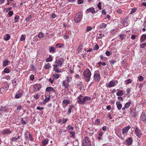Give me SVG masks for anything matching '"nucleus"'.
<instances>
[{
  "instance_id": "obj_1",
  "label": "nucleus",
  "mask_w": 146,
  "mask_h": 146,
  "mask_svg": "<svg viewBox=\"0 0 146 146\" xmlns=\"http://www.w3.org/2000/svg\"><path fill=\"white\" fill-rule=\"evenodd\" d=\"M73 71L70 70L69 72L68 73V75L66 76V80H64L62 82V86H64L66 88H68L69 86V82L72 80V74Z\"/></svg>"
},
{
  "instance_id": "obj_2",
  "label": "nucleus",
  "mask_w": 146,
  "mask_h": 146,
  "mask_svg": "<svg viewBox=\"0 0 146 146\" xmlns=\"http://www.w3.org/2000/svg\"><path fill=\"white\" fill-rule=\"evenodd\" d=\"M82 95H80L78 98L77 102L80 104L84 105L88 103V100H91V98L89 96H85L82 99Z\"/></svg>"
},
{
  "instance_id": "obj_3",
  "label": "nucleus",
  "mask_w": 146,
  "mask_h": 146,
  "mask_svg": "<svg viewBox=\"0 0 146 146\" xmlns=\"http://www.w3.org/2000/svg\"><path fill=\"white\" fill-rule=\"evenodd\" d=\"M50 95L48 93H46L45 95H42L41 97V99L43 101L40 103L42 105H45L50 100Z\"/></svg>"
},
{
  "instance_id": "obj_4",
  "label": "nucleus",
  "mask_w": 146,
  "mask_h": 146,
  "mask_svg": "<svg viewBox=\"0 0 146 146\" xmlns=\"http://www.w3.org/2000/svg\"><path fill=\"white\" fill-rule=\"evenodd\" d=\"M91 74V72L88 69H87L84 72L83 75L84 79L87 82L90 81Z\"/></svg>"
},
{
  "instance_id": "obj_5",
  "label": "nucleus",
  "mask_w": 146,
  "mask_h": 146,
  "mask_svg": "<svg viewBox=\"0 0 146 146\" xmlns=\"http://www.w3.org/2000/svg\"><path fill=\"white\" fill-rule=\"evenodd\" d=\"M82 13V12L80 11L76 14L74 20L76 23H78L81 21L83 17Z\"/></svg>"
},
{
  "instance_id": "obj_6",
  "label": "nucleus",
  "mask_w": 146,
  "mask_h": 146,
  "mask_svg": "<svg viewBox=\"0 0 146 146\" xmlns=\"http://www.w3.org/2000/svg\"><path fill=\"white\" fill-rule=\"evenodd\" d=\"M24 136L26 141L30 140L32 141H34V139L32 135L28 132V130L25 133Z\"/></svg>"
},
{
  "instance_id": "obj_7",
  "label": "nucleus",
  "mask_w": 146,
  "mask_h": 146,
  "mask_svg": "<svg viewBox=\"0 0 146 146\" xmlns=\"http://www.w3.org/2000/svg\"><path fill=\"white\" fill-rule=\"evenodd\" d=\"M100 72L98 71H95L94 76V80L95 82H99L100 81Z\"/></svg>"
},
{
  "instance_id": "obj_8",
  "label": "nucleus",
  "mask_w": 146,
  "mask_h": 146,
  "mask_svg": "<svg viewBox=\"0 0 146 146\" xmlns=\"http://www.w3.org/2000/svg\"><path fill=\"white\" fill-rule=\"evenodd\" d=\"M135 132L136 136L139 138H140L142 135L141 130L137 127H136L135 128Z\"/></svg>"
},
{
  "instance_id": "obj_9",
  "label": "nucleus",
  "mask_w": 146,
  "mask_h": 146,
  "mask_svg": "<svg viewBox=\"0 0 146 146\" xmlns=\"http://www.w3.org/2000/svg\"><path fill=\"white\" fill-rule=\"evenodd\" d=\"M63 62V60L62 58H59L56 60L55 62V64L53 66L60 67L61 66Z\"/></svg>"
},
{
  "instance_id": "obj_10",
  "label": "nucleus",
  "mask_w": 146,
  "mask_h": 146,
  "mask_svg": "<svg viewBox=\"0 0 146 146\" xmlns=\"http://www.w3.org/2000/svg\"><path fill=\"white\" fill-rule=\"evenodd\" d=\"M82 146H91V143L88 137H85V141L83 142Z\"/></svg>"
},
{
  "instance_id": "obj_11",
  "label": "nucleus",
  "mask_w": 146,
  "mask_h": 146,
  "mask_svg": "<svg viewBox=\"0 0 146 146\" xmlns=\"http://www.w3.org/2000/svg\"><path fill=\"white\" fill-rule=\"evenodd\" d=\"M118 81L117 80H111L110 81L109 83L106 85L108 88H111L115 86L117 84Z\"/></svg>"
},
{
  "instance_id": "obj_12",
  "label": "nucleus",
  "mask_w": 146,
  "mask_h": 146,
  "mask_svg": "<svg viewBox=\"0 0 146 146\" xmlns=\"http://www.w3.org/2000/svg\"><path fill=\"white\" fill-rule=\"evenodd\" d=\"M33 91L36 92L39 91L42 87V85L40 84H36L34 85Z\"/></svg>"
},
{
  "instance_id": "obj_13",
  "label": "nucleus",
  "mask_w": 146,
  "mask_h": 146,
  "mask_svg": "<svg viewBox=\"0 0 146 146\" xmlns=\"http://www.w3.org/2000/svg\"><path fill=\"white\" fill-rule=\"evenodd\" d=\"M131 115L133 117H135L137 116V114L136 112V109L134 108H131L130 111Z\"/></svg>"
},
{
  "instance_id": "obj_14",
  "label": "nucleus",
  "mask_w": 146,
  "mask_h": 146,
  "mask_svg": "<svg viewBox=\"0 0 146 146\" xmlns=\"http://www.w3.org/2000/svg\"><path fill=\"white\" fill-rule=\"evenodd\" d=\"M95 13V10L93 7H91L90 8L87 9L85 11V13L86 14L91 13L92 14H94Z\"/></svg>"
},
{
  "instance_id": "obj_15",
  "label": "nucleus",
  "mask_w": 146,
  "mask_h": 146,
  "mask_svg": "<svg viewBox=\"0 0 146 146\" xmlns=\"http://www.w3.org/2000/svg\"><path fill=\"white\" fill-rule=\"evenodd\" d=\"M131 127L128 125L126 127L123 128L122 129V132L123 134H125L128 133L129 130L131 128Z\"/></svg>"
},
{
  "instance_id": "obj_16",
  "label": "nucleus",
  "mask_w": 146,
  "mask_h": 146,
  "mask_svg": "<svg viewBox=\"0 0 146 146\" xmlns=\"http://www.w3.org/2000/svg\"><path fill=\"white\" fill-rule=\"evenodd\" d=\"M8 110V108L7 106L3 107L1 106L0 108V113L5 112H7Z\"/></svg>"
},
{
  "instance_id": "obj_17",
  "label": "nucleus",
  "mask_w": 146,
  "mask_h": 146,
  "mask_svg": "<svg viewBox=\"0 0 146 146\" xmlns=\"http://www.w3.org/2000/svg\"><path fill=\"white\" fill-rule=\"evenodd\" d=\"M131 104V101H129L128 102H127L125 104L124 107H123L122 109L123 111L125 110L126 109L128 108L130 106Z\"/></svg>"
},
{
  "instance_id": "obj_18",
  "label": "nucleus",
  "mask_w": 146,
  "mask_h": 146,
  "mask_svg": "<svg viewBox=\"0 0 146 146\" xmlns=\"http://www.w3.org/2000/svg\"><path fill=\"white\" fill-rule=\"evenodd\" d=\"M23 95V93L19 91L16 94L15 97L16 99H18L21 98Z\"/></svg>"
},
{
  "instance_id": "obj_19",
  "label": "nucleus",
  "mask_w": 146,
  "mask_h": 146,
  "mask_svg": "<svg viewBox=\"0 0 146 146\" xmlns=\"http://www.w3.org/2000/svg\"><path fill=\"white\" fill-rule=\"evenodd\" d=\"M46 91L48 92H55L56 90L52 87H48L46 88Z\"/></svg>"
},
{
  "instance_id": "obj_20",
  "label": "nucleus",
  "mask_w": 146,
  "mask_h": 146,
  "mask_svg": "<svg viewBox=\"0 0 146 146\" xmlns=\"http://www.w3.org/2000/svg\"><path fill=\"white\" fill-rule=\"evenodd\" d=\"M133 142V140L131 138L129 137L126 140V143L127 145H130Z\"/></svg>"
},
{
  "instance_id": "obj_21",
  "label": "nucleus",
  "mask_w": 146,
  "mask_h": 146,
  "mask_svg": "<svg viewBox=\"0 0 146 146\" xmlns=\"http://www.w3.org/2000/svg\"><path fill=\"white\" fill-rule=\"evenodd\" d=\"M67 121V119H66L62 118L58 120L57 122L58 123H61V124H62L65 123Z\"/></svg>"
},
{
  "instance_id": "obj_22",
  "label": "nucleus",
  "mask_w": 146,
  "mask_h": 146,
  "mask_svg": "<svg viewBox=\"0 0 146 146\" xmlns=\"http://www.w3.org/2000/svg\"><path fill=\"white\" fill-rule=\"evenodd\" d=\"M146 40V34H144L142 35L140 37V42H143Z\"/></svg>"
},
{
  "instance_id": "obj_23",
  "label": "nucleus",
  "mask_w": 146,
  "mask_h": 146,
  "mask_svg": "<svg viewBox=\"0 0 146 146\" xmlns=\"http://www.w3.org/2000/svg\"><path fill=\"white\" fill-rule=\"evenodd\" d=\"M49 140L47 138H46L42 141V144L44 146H45L47 145L48 142Z\"/></svg>"
},
{
  "instance_id": "obj_24",
  "label": "nucleus",
  "mask_w": 146,
  "mask_h": 146,
  "mask_svg": "<svg viewBox=\"0 0 146 146\" xmlns=\"http://www.w3.org/2000/svg\"><path fill=\"white\" fill-rule=\"evenodd\" d=\"M55 48L52 46H51L49 48V51L50 52L54 53L55 52Z\"/></svg>"
},
{
  "instance_id": "obj_25",
  "label": "nucleus",
  "mask_w": 146,
  "mask_h": 146,
  "mask_svg": "<svg viewBox=\"0 0 146 146\" xmlns=\"http://www.w3.org/2000/svg\"><path fill=\"white\" fill-rule=\"evenodd\" d=\"M69 101L68 100H64L62 102V105L64 107H65L69 103Z\"/></svg>"
},
{
  "instance_id": "obj_26",
  "label": "nucleus",
  "mask_w": 146,
  "mask_h": 146,
  "mask_svg": "<svg viewBox=\"0 0 146 146\" xmlns=\"http://www.w3.org/2000/svg\"><path fill=\"white\" fill-rule=\"evenodd\" d=\"M116 105L118 109L120 110L121 109L122 107V105L121 104L120 102L117 101L116 102Z\"/></svg>"
},
{
  "instance_id": "obj_27",
  "label": "nucleus",
  "mask_w": 146,
  "mask_h": 146,
  "mask_svg": "<svg viewBox=\"0 0 146 146\" xmlns=\"http://www.w3.org/2000/svg\"><path fill=\"white\" fill-rule=\"evenodd\" d=\"M107 25L105 23H102L99 26V28L100 29H105L107 27Z\"/></svg>"
},
{
  "instance_id": "obj_28",
  "label": "nucleus",
  "mask_w": 146,
  "mask_h": 146,
  "mask_svg": "<svg viewBox=\"0 0 146 146\" xmlns=\"http://www.w3.org/2000/svg\"><path fill=\"white\" fill-rule=\"evenodd\" d=\"M11 132V131L8 129H5L3 131V133L4 134L10 133Z\"/></svg>"
},
{
  "instance_id": "obj_29",
  "label": "nucleus",
  "mask_w": 146,
  "mask_h": 146,
  "mask_svg": "<svg viewBox=\"0 0 146 146\" xmlns=\"http://www.w3.org/2000/svg\"><path fill=\"white\" fill-rule=\"evenodd\" d=\"M9 61L8 60H6L3 62V67H5L8 65Z\"/></svg>"
},
{
  "instance_id": "obj_30",
  "label": "nucleus",
  "mask_w": 146,
  "mask_h": 146,
  "mask_svg": "<svg viewBox=\"0 0 146 146\" xmlns=\"http://www.w3.org/2000/svg\"><path fill=\"white\" fill-rule=\"evenodd\" d=\"M58 67L53 66V70L55 72L59 73L62 72V71L61 70H60L58 68Z\"/></svg>"
},
{
  "instance_id": "obj_31",
  "label": "nucleus",
  "mask_w": 146,
  "mask_h": 146,
  "mask_svg": "<svg viewBox=\"0 0 146 146\" xmlns=\"http://www.w3.org/2000/svg\"><path fill=\"white\" fill-rule=\"evenodd\" d=\"M40 96V93H38L34 94L33 95V97L35 100H37L38 99Z\"/></svg>"
},
{
  "instance_id": "obj_32",
  "label": "nucleus",
  "mask_w": 146,
  "mask_h": 146,
  "mask_svg": "<svg viewBox=\"0 0 146 146\" xmlns=\"http://www.w3.org/2000/svg\"><path fill=\"white\" fill-rule=\"evenodd\" d=\"M141 119L142 121H145L146 120V115L142 113L141 116Z\"/></svg>"
},
{
  "instance_id": "obj_33",
  "label": "nucleus",
  "mask_w": 146,
  "mask_h": 146,
  "mask_svg": "<svg viewBox=\"0 0 146 146\" xmlns=\"http://www.w3.org/2000/svg\"><path fill=\"white\" fill-rule=\"evenodd\" d=\"M10 35L8 34H6L4 36V39L5 41H7L10 39Z\"/></svg>"
},
{
  "instance_id": "obj_34",
  "label": "nucleus",
  "mask_w": 146,
  "mask_h": 146,
  "mask_svg": "<svg viewBox=\"0 0 146 146\" xmlns=\"http://www.w3.org/2000/svg\"><path fill=\"white\" fill-rule=\"evenodd\" d=\"M117 90L118 91L116 93V95L117 96H121L123 95V92L122 90Z\"/></svg>"
},
{
  "instance_id": "obj_35",
  "label": "nucleus",
  "mask_w": 146,
  "mask_h": 146,
  "mask_svg": "<svg viewBox=\"0 0 146 146\" xmlns=\"http://www.w3.org/2000/svg\"><path fill=\"white\" fill-rule=\"evenodd\" d=\"M64 44L62 43H58L56 45V48H60L63 47Z\"/></svg>"
},
{
  "instance_id": "obj_36",
  "label": "nucleus",
  "mask_w": 146,
  "mask_h": 146,
  "mask_svg": "<svg viewBox=\"0 0 146 146\" xmlns=\"http://www.w3.org/2000/svg\"><path fill=\"white\" fill-rule=\"evenodd\" d=\"M132 82V80L131 79H127L125 81V82L126 85H128L129 84L131 83Z\"/></svg>"
},
{
  "instance_id": "obj_37",
  "label": "nucleus",
  "mask_w": 146,
  "mask_h": 146,
  "mask_svg": "<svg viewBox=\"0 0 146 146\" xmlns=\"http://www.w3.org/2000/svg\"><path fill=\"white\" fill-rule=\"evenodd\" d=\"M60 74H54L52 75V76L54 79H58L60 77Z\"/></svg>"
},
{
  "instance_id": "obj_38",
  "label": "nucleus",
  "mask_w": 146,
  "mask_h": 146,
  "mask_svg": "<svg viewBox=\"0 0 146 146\" xmlns=\"http://www.w3.org/2000/svg\"><path fill=\"white\" fill-rule=\"evenodd\" d=\"M83 47V46L82 45H80L79 46L77 49V51L78 53H79L82 50Z\"/></svg>"
},
{
  "instance_id": "obj_39",
  "label": "nucleus",
  "mask_w": 146,
  "mask_h": 146,
  "mask_svg": "<svg viewBox=\"0 0 146 146\" xmlns=\"http://www.w3.org/2000/svg\"><path fill=\"white\" fill-rule=\"evenodd\" d=\"M117 32V29H114L111 30L110 31L112 35H113L116 33Z\"/></svg>"
},
{
  "instance_id": "obj_40",
  "label": "nucleus",
  "mask_w": 146,
  "mask_h": 146,
  "mask_svg": "<svg viewBox=\"0 0 146 146\" xmlns=\"http://www.w3.org/2000/svg\"><path fill=\"white\" fill-rule=\"evenodd\" d=\"M19 19V16L18 15H15L14 18L15 22L16 23L18 21Z\"/></svg>"
},
{
  "instance_id": "obj_41",
  "label": "nucleus",
  "mask_w": 146,
  "mask_h": 146,
  "mask_svg": "<svg viewBox=\"0 0 146 146\" xmlns=\"http://www.w3.org/2000/svg\"><path fill=\"white\" fill-rule=\"evenodd\" d=\"M100 58L101 60H102L103 62H106L107 60V58L103 56L102 55H101L100 56Z\"/></svg>"
},
{
  "instance_id": "obj_42",
  "label": "nucleus",
  "mask_w": 146,
  "mask_h": 146,
  "mask_svg": "<svg viewBox=\"0 0 146 146\" xmlns=\"http://www.w3.org/2000/svg\"><path fill=\"white\" fill-rule=\"evenodd\" d=\"M7 90V89L2 87L0 89V92L1 93L3 94Z\"/></svg>"
},
{
  "instance_id": "obj_43",
  "label": "nucleus",
  "mask_w": 146,
  "mask_h": 146,
  "mask_svg": "<svg viewBox=\"0 0 146 146\" xmlns=\"http://www.w3.org/2000/svg\"><path fill=\"white\" fill-rule=\"evenodd\" d=\"M51 65L49 63L45 64L44 66V68L45 69H48L51 67Z\"/></svg>"
},
{
  "instance_id": "obj_44",
  "label": "nucleus",
  "mask_w": 146,
  "mask_h": 146,
  "mask_svg": "<svg viewBox=\"0 0 146 146\" xmlns=\"http://www.w3.org/2000/svg\"><path fill=\"white\" fill-rule=\"evenodd\" d=\"M119 36L120 37V39L121 40H123L125 38V36L123 34H121Z\"/></svg>"
},
{
  "instance_id": "obj_45",
  "label": "nucleus",
  "mask_w": 146,
  "mask_h": 146,
  "mask_svg": "<svg viewBox=\"0 0 146 146\" xmlns=\"http://www.w3.org/2000/svg\"><path fill=\"white\" fill-rule=\"evenodd\" d=\"M82 85V83L81 82H79V83L77 84V86L78 87H79V88L80 90L82 89V87H81Z\"/></svg>"
},
{
  "instance_id": "obj_46",
  "label": "nucleus",
  "mask_w": 146,
  "mask_h": 146,
  "mask_svg": "<svg viewBox=\"0 0 146 146\" xmlns=\"http://www.w3.org/2000/svg\"><path fill=\"white\" fill-rule=\"evenodd\" d=\"M52 57L50 56H49L46 60V62H51L52 60Z\"/></svg>"
},
{
  "instance_id": "obj_47",
  "label": "nucleus",
  "mask_w": 146,
  "mask_h": 146,
  "mask_svg": "<svg viewBox=\"0 0 146 146\" xmlns=\"http://www.w3.org/2000/svg\"><path fill=\"white\" fill-rule=\"evenodd\" d=\"M137 9V8H133L131 9V12L130 13V14H132L134 13H135Z\"/></svg>"
},
{
  "instance_id": "obj_48",
  "label": "nucleus",
  "mask_w": 146,
  "mask_h": 146,
  "mask_svg": "<svg viewBox=\"0 0 146 146\" xmlns=\"http://www.w3.org/2000/svg\"><path fill=\"white\" fill-rule=\"evenodd\" d=\"M100 123V120L99 119H96L94 123V124L96 125H98Z\"/></svg>"
},
{
  "instance_id": "obj_49",
  "label": "nucleus",
  "mask_w": 146,
  "mask_h": 146,
  "mask_svg": "<svg viewBox=\"0 0 146 146\" xmlns=\"http://www.w3.org/2000/svg\"><path fill=\"white\" fill-rule=\"evenodd\" d=\"M20 137L18 136L17 137H13L11 139V141H16L17 139L20 138Z\"/></svg>"
},
{
  "instance_id": "obj_50",
  "label": "nucleus",
  "mask_w": 146,
  "mask_h": 146,
  "mask_svg": "<svg viewBox=\"0 0 146 146\" xmlns=\"http://www.w3.org/2000/svg\"><path fill=\"white\" fill-rule=\"evenodd\" d=\"M26 37L25 35H22L20 40L21 41H23L25 40Z\"/></svg>"
},
{
  "instance_id": "obj_51",
  "label": "nucleus",
  "mask_w": 146,
  "mask_h": 146,
  "mask_svg": "<svg viewBox=\"0 0 146 146\" xmlns=\"http://www.w3.org/2000/svg\"><path fill=\"white\" fill-rule=\"evenodd\" d=\"M79 145L78 141L77 140H76L74 141V146H77Z\"/></svg>"
},
{
  "instance_id": "obj_52",
  "label": "nucleus",
  "mask_w": 146,
  "mask_h": 146,
  "mask_svg": "<svg viewBox=\"0 0 146 146\" xmlns=\"http://www.w3.org/2000/svg\"><path fill=\"white\" fill-rule=\"evenodd\" d=\"M44 34L42 33H40L38 34V36L40 39L44 37Z\"/></svg>"
},
{
  "instance_id": "obj_53",
  "label": "nucleus",
  "mask_w": 146,
  "mask_h": 146,
  "mask_svg": "<svg viewBox=\"0 0 146 146\" xmlns=\"http://www.w3.org/2000/svg\"><path fill=\"white\" fill-rule=\"evenodd\" d=\"M73 108V106H71L68 109V112L67 113V114H69L71 112V110H72V108Z\"/></svg>"
},
{
  "instance_id": "obj_54",
  "label": "nucleus",
  "mask_w": 146,
  "mask_h": 146,
  "mask_svg": "<svg viewBox=\"0 0 146 146\" xmlns=\"http://www.w3.org/2000/svg\"><path fill=\"white\" fill-rule=\"evenodd\" d=\"M4 72L5 73H8L10 72V70L8 68H6L4 69Z\"/></svg>"
},
{
  "instance_id": "obj_55",
  "label": "nucleus",
  "mask_w": 146,
  "mask_h": 146,
  "mask_svg": "<svg viewBox=\"0 0 146 146\" xmlns=\"http://www.w3.org/2000/svg\"><path fill=\"white\" fill-rule=\"evenodd\" d=\"M138 80L140 82L144 80V78L142 76H140L138 77Z\"/></svg>"
},
{
  "instance_id": "obj_56",
  "label": "nucleus",
  "mask_w": 146,
  "mask_h": 146,
  "mask_svg": "<svg viewBox=\"0 0 146 146\" xmlns=\"http://www.w3.org/2000/svg\"><path fill=\"white\" fill-rule=\"evenodd\" d=\"M101 4L102 3L101 2H99L97 6L99 10H101L102 9Z\"/></svg>"
},
{
  "instance_id": "obj_57",
  "label": "nucleus",
  "mask_w": 146,
  "mask_h": 146,
  "mask_svg": "<svg viewBox=\"0 0 146 146\" xmlns=\"http://www.w3.org/2000/svg\"><path fill=\"white\" fill-rule=\"evenodd\" d=\"M92 29V28L90 27H87L86 31L87 32H89Z\"/></svg>"
},
{
  "instance_id": "obj_58",
  "label": "nucleus",
  "mask_w": 146,
  "mask_h": 146,
  "mask_svg": "<svg viewBox=\"0 0 146 146\" xmlns=\"http://www.w3.org/2000/svg\"><path fill=\"white\" fill-rule=\"evenodd\" d=\"M137 36V35H135L134 34L132 35L131 37V38L133 40L135 39Z\"/></svg>"
},
{
  "instance_id": "obj_59",
  "label": "nucleus",
  "mask_w": 146,
  "mask_h": 146,
  "mask_svg": "<svg viewBox=\"0 0 146 146\" xmlns=\"http://www.w3.org/2000/svg\"><path fill=\"white\" fill-rule=\"evenodd\" d=\"M30 78L31 80H33L35 78L34 75L33 74H31L30 77Z\"/></svg>"
},
{
  "instance_id": "obj_60",
  "label": "nucleus",
  "mask_w": 146,
  "mask_h": 146,
  "mask_svg": "<svg viewBox=\"0 0 146 146\" xmlns=\"http://www.w3.org/2000/svg\"><path fill=\"white\" fill-rule=\"evenodd\" d=\"M54 78H53L52 79L50 78L49 80L50 82L52 84H53V82L54 81Z\"/></svg>"
},
{
  "instance_id": "obj_61",
  "label": "nucleus",
  "mask_w": 146,
  "mask_h": 146,
  "mask_svg": "<svg viewBox=\"0 0 146 146\" xmlns=\"http://www.w3.org/2000/svg\"><path fill=\"white\" fill-rule=\"evenodd\" d=\"M99 36L98 37L99 39L101 38L102 37L104 36V34H103L102 33H100L99 35Z\"/></svg>"
},
{
  "instance_id": "obj_62",
  "label": "nucleus",
  "mask_w": 146,
  "mask_h": 146,
  "mask_svg": "<svg viewBox=\"0 0 146 146\" xmlns=\"http://www.w3.org/2000/svg\"><path fill=\"white\" fill-rule=\"evenodd\" d=\"M99 48V47L97 44H96L95 46L94 49L95 50H97Z\"/></svg>"
},
{
  "instance_id": "obj_63",
  "label": "nucleus",
  "mask_w": 146,
  "mask_h": 146,
  "mask_svg": "<svg viewBox=\"0 0 146 146\" xmlns=\"http://www.w3.org/2000/svg\"><path fill=\"white\" fill-rule=\"evenodd\" d=\"M146 46V44L145 43H143L142 44H140V47L142 48H144Z\"/></svg>"
},
{
  "instance_id": "obj_64",
  "label": "nucleus",
  "mask_w": 146,
  "mask_h": 146,
  "mask_svg": "<svg viewBox=\"0 0 146 146\" xmlns=\"http://www.w3.org/2000/svg\"><path fill=\"white\" fill-rule=\"evenodd\" d=\"M56 17V15L54 13H53L51 15V17L52 19H54Z\"/></svg>"
}]
</instances>
